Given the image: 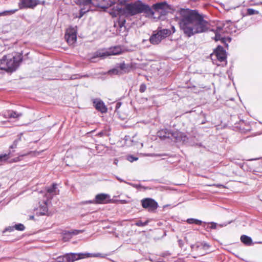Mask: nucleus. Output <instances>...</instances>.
Returning <instances> with one entry per match:
<instances>
[{"label": "nucleus", "instance_id": "nucleus-1", "mask_svg": "<svg viewBox=\"0 0 262 262\" xmlns=\"http://www.w3.org/2000/svg\"><path fill=\"white\" fill-rule=\"evenodd\" d=\"M177 15L176 19L180 30L187 37L207 32L210 29L209 22L196 10L181 8Z\"/></svg>", "mask_w": 262, "mask_h": 262}, {"label": "nucleus", "instance_id": "nucleus-2", "mask_svg": "<svg viewBox=\"0 0 262 262\" xmlns=\"http://www.w3.org/2000/svg\"><path fill=\"white\" fill-rule=\"evenodd\" d=\"M118 11L121 15H124L126 17L142 13L148 16H153L154 15L151 8L140 0L126 4L123 8L118 9Z\"/></svg>", "mask_w": 262, "mask_h": 262}, {"label": "nucleus", "instance_id": "nucleus-3", "mask_svg": "<svg viewBox=\"0 0 262 262\" xmlns=\"http://www.w3.org/2000/svg\"><path fill=\"white\" fill-rule=\"evenodd\" d=\"M22 60L21 54L4 55L0 59V69L12 72L16 70Z\"/></svg>", "mask_w": 262, "mask_h": 262}, {"label": "nucleus", "instance_id": "nucleus-4", "mask_svg": "<svg viewBox=\"0 0 262 262\" xmlns=\"http://www.w3.org/2000/svg\"><path fill=\"white\" fill-rule=\"evenodd\" d=\"M171 34V31L169 29H164L154 31L150 36L149 40L153 45L159 44L161 41Z\"/></svg>", "mask_w": 262, "mask_h": 262}, {"label": "nucleus", "instance_id": "nucleus-5", "mask_svg": "<svg viewBox=\"0 0 262 262\" xmlns=\"http://www.w3.org/2000/svg\"><path fill=\"white\" fill-rule=\"evenodd\" d=\"M110 195L105 193H99L95 196V200L82 201L80 204L85 205L88 204H104L110 202Z\"/></svg>", "mask_w": 262, "mask_h": 262}, {"label": "nucleus", "instance_id": "nucleus-6", "mask_svg": "<svg viewBox=\"0 0 262 262\" xmlns=\"http://www.w3.org/2000/svg\"><path fill=\"white\" fill-rule=\"evenodd\" d=\"M77 27H70L66 30L64 38L69 45L72 46L76 43L77 41Z\"/></svg>", "mask_w": 262, "mask_h": 262}, {"label": "nucleus", "instance_id": "nucleus-7", "mask_svg": "<svg viewBox=\"0 0 262 262\" xmlns=\"http://www.w3.org/2000/svg\"><path fill=\"white\" fill-rule=\"evenodd\" d=\"M152 8L154 13L157 12L159 16L166 15L170 10L169 6L166 2L156 3L152 5Z\"/></svg>", "mask_w": 262, "mask_h": 262}, {"label": "nucleus", "instance_id": "nucleus-8", "mask_svg": "<svg viewBox=\"0 0 262 262\" xmlns=\"http://www.w3.org/2000/svg\"><path fill=\"white\" fill-rule=\"evenodd\" d=\"M215 56L216 59L220 62H225L227 63V54L226 51L223 47L218 46L215 48L213 53L211 54V56Z\"/></svg>", "mask_w": 262, "mask_h": 262}, {"label": "nucleus", "instance_id": "nucleus-9", "mask_svg": "<svg viewBox=\"0 0 262 262\" xmlns=\"http://www.w3.org/2000/svg\"><path fill=\"white\" fill-rule=\"evenodd\" d=\"M58 259V262H74L81 259V257L80 253H70L65 254L62 257H59Z\"/></svg>", "mask_w": 262, "mask_h": 262}, {"label": "nucleus", "instance_id": "nucleus-10", "mask_svg": "<svg viewBox=\"0 0 262 262\" xmlns=\"http://www.w3.org/2000/svg\"><path fill=\"white\" fill-rule=\"evenodd\" d=\"M46 193L45 194L46 199L51 200L54 195H57L59 193V190L57 188V184L53 183L50 186L47 187L45 188Z\"/></svg>", "mask_w": 262, "mask_h": 262}, {"label": "nucleus", "instance_id": "nucleus-11", "mask_svg": "<svg viewBox=\"0 0 262 262\" xmlns=\"http://www.w3.org/2000/svg\"><path fill=\"white\" fill-rule=\"evenodd\" d=\"M40 4L39 0H20L18 4L19 9H33Z\"/></svg>", "mask_w": 262, "mask_h": 262}, {"label": "nucleus", "instance_id": "nucleus-12", "mask_svg": "<svg viewBox=\"0 0 262 262\" xmlns=\"http://www.w3.org/2000/svg\"><path fill=\"white\" fill-rule=\"evenodd\" d=\"M142 206L144 208L154 210L157 208L158 203L151 198H145L141 200Z\"/></svg>", "mask_w": 262, "mask_h": 262}, {"label": "nucleus", "instance_id": "nucleus-13", "mask_svg": "<svg viewBox=\"0 0 262 262\" xmlns=\"http://www.w3.org/2000/svg\"><path fill=\"white\" fill-rule=\"evenodd\" d=\"M83 232L81 230H73L71 231L63 230L62 232V240L64 242L69 241L74 235H77Z\"/></svg>", "mask_w": 262, "mask_h": 262}, {"label": "nucleus", "instance_id": "nucleus-14", "mask_svg": "<svg viewBox=\"0 0 262 262\" xmlns=\"http://www.w3.org/2000/svg\"><path fill=\"white\" fill-rule=\"evenodd\" d=\"M80 257L81 259L90 258V257H99V258H105L108 254L101 253H80Z\"/></svg>", "mask_w": 262, "mask_h": 262}, {"label": "nucleus", "instance_id": "nucleus-15", "mask_svg": "<svg viewBox=\"0 0 262 262\" xmlns=\"http://www.w3.org/2000/svg\"><path fill=\"white\" fill-rule=\"evenodd\" d=\"M49 200H45L43 201V204L40 205L39 207L37 209V214H39L41 215H43L46 214L48 212V203Z\"/></svg>", "mask_w": 262, "mask_h": 262}, {"label": "nucleus", "instance_id": "nucleus-16", "mask_svg": "<svg viewBox=\"0 0 262 262\" xmlns=\"http://www.w3.org/2000/svg\"><path fill=\"white\" fill-rule=\"evenodd\" d=\"M93 103L97 110L101 113H106L107 112V108L102 101L95 100L94 101Z\"/></svg>", "mask_w": 262, "mask_h": 262}, {"label": "nucleus", "instance_id": "nucleus-17", "mask_svg": "<svg viewBox=\"0 0 262 262\" xmlns=\"http://www.w3.org/2000/svg\"><path fill=\"white\" fill-rule=\"evenodd\" d=\"M119 68L122 71V74L129 73L133 68L132 63L126 64L124 61L119 64Z\"/></svg>", "mask_w": 262, "mask_h": 262}, {"label": "nucleus", "instance_id": "nucleus-18", "mask_svg": "<svg viewBox=\"0 0 262 262\" xmlns=\"http://www.w3.org/2000/svg\"><path fill=\"white\" fill-rule=\"evenodd\" d=\"M109 51L108 50H100L97 51L94 53V55L93 58H96V57H102V58H105V57L109 56Z\"/></svg>", "mask_w": 262, "mask_h": 262}, {"label": "nucleus", "instance_id": "nucleus-19", "mask_svg": "<svg viewBox=\"0 0 262 262\" xmlns=\"http://www.w3.org/2000/svg\"><path fill=\"white\" fill-rule=\"evenodd\" d=\"M108 51H109L110 56L119 55L122 52L121 48L119 46L111 48Z\"/></svg>", "mask_w": 262, "mask_h": 262}, {"label": "nucleus", "instance_id": "nucleus-20", "mask_svg": "<svg viewBox=\"0 0 262 262\" xmlns=\"http://www.w3.org/2000/svg\"><path fill=\"white\" fill-rule=\"evenodd\" d=\"M93 0H75V3L80 6H90Z\"/></svg>", "mask_w": 262, "mask_h": 262}, {"label": "nucleus", "instance_id": "nucleus-21", "mask_svg": "<svg viewBox=\"0 0 262 262\" xmlns=\"http://www.w3.org/2000/svg\"><path fill=\"white\" fill-rule=\"evenodd\" d=\"M241 241L243 243L247 246L252 244V238L246 235H243L241 236Z\"/></svg>", "mask_w": 262, "mask_h": 262}, {"label": "nucleus", "instance_id": "nucleus-22", "mask_svg": "<svg viewBox=\"0 0 262 262\" xmlns=\"http://www.w3.org/2000/svg\"><path fill=\"white\" fill-rule=\"evenodd\" d=\"M187 223L189 224H195L198 225H201L203 223L204 224H206V223L203 222L201 220L193 218L188 219L187 220Z\"/></svg>", "mask_w": 262, "mask_h": 262}, {"label": "nucleus", "instance_id": "nucleus-23", "mask_svg": "<svg viewBox=\"0 0 262 262\" xmlns=\"http://www.w3.org/2000/svg\"><path fill=\"white\" fill-rule=\"evenodd\" d=\"M108 73L110 75H121L122 74V71H121V70H120L119 67L109 70Z\"/></svg>", "mask_w": 262, "mask_h": 262}, {"label": "nucleus", "instance_id": "nucleus-24", "mask_svg": "<svg viewBox=\"0 0 262 262\" xmlns=\"http://www.w3.org/2000/svg\"><path fill=\"white\" fill-rule=\"evenodd\" d=\"M10 152L8 154H0V162H4L10 158Z\"/></svg>", "mask_w": 262, "mask_h": 262}, {"label": "nucleus", "instance_id": "nucleus-25", "mask_svg": "<svg viewBox=\"0 0 262 262\" xmlns=\"http://www.w3.org/2000/svg\"><path fill=\"white\" fill-rule=\"evenodd\" d=\"M148 223V221L146 220L145 222H142L141 220L138 221L135 223V225L138 227H144L146 226Z\"/></svg>", "mask_w": 262, "mask_h": 262}, {"label": "nucleus", "instance_id": "nucleus-26", "mask_svg": "<svg viewBox=\"0 0 262 262\" xmlns=\"http://www.w3.org/2000/svg\"><path fill=\"white\" fill-rule=\"evenodd\" d=\"M258 13H259V12L258 11L255 10L251 8H248L247 10V14L248 15L258 14Z\"/></svg>", "mask_w": 262, "mask_h": 262}, {"label": "nucleus", "instance_id": "nucleus-27", "mask_svg": "<svg viewBox=\"0 0 262 262\" xmlns=\"http://www.w3.org/2000/svg\"><path fill=\"white\" fill-rule=\"evenodd\" d=\"M14 229L18 231H24L25 227L23 224L19 223L14 226Z\"/></svg>", "mask_w": 262, "mask_h": 262}, {"label": "nucleus", "instance_id": "nucleus-28", "mask_svg": "<svg viewBox=\"0 0 262 262\" xmlns=\"http://www.w3.org/2000/svg\"><path fill=\"white\" fill-rule=\"evenodd\" d=\"M214 39L215 41L221 40L223 43H225L226 39L225 38L221 37V35L215 34Z\"/></svg>", "mask_w": 262, "mask_h": 262}, {"label": "nucleus", "instance_id": "nucleus-29", "mask_svg": "<svg viewBox=\"0 0 262 262\" xmlns=\"http://www.w3.org/2000/svg\"><path fill=\"white\" fill-rule=\"evenodd\" d=\"M24 156V155H21V156H18L16 158L11 159L9 160V163H13V162H17L20 161L23 159V158Z\"/></svg>", "mask_w": 262, "mask_h": 262}, {"label": "nucleus", "instance_id": "nucleus-30", "mask_svg": "<svg viewBox=\"0 0 262 262\" xmlns=\"http://www.w3.org/2000/svg\"><path fill=\"white\" fill-rule=\"evenodd\" d=\"M17 10V9H15V10H9V11H5L2 13H0V16L13 14L15 12H16Z\"/></svg>", "mask_w": 262, "mask_h": 262}, {"label": "nucleus", "instance_id": "nucleus-31", "mask_svg": "<svg viewBox=\"0 0 262 262\" xmlns=\"http://www.w3.org/2000/svg\"><path fill=\"white\" fill-rule=\"evenodd\" d=\"M8 116L9 118H16L20 116L21 114H17L15 112L12 111L9 113Z\"/></svg>", "mask_w": 262, "mask_h": 262}, {"label": "nucleus", "instance_id": "nucleus-32", "mask_svg": "<svg viewBox=\"0 0 262 262\" xmlns=\"http://www.w3.org/2000/svg\"><path fill=\"white\" fill-rule=\"evenodd\" d=\"M126 159L130 162H133L134 161H137L138 159V158L133 155H128L126 157Z\"/></svg>", "mask_w": 262, "mask_h": 262}, {"label": "nucleus", "instance_id": "nucleus-33", "mask_svg": "<svg viewBox=\"0 0 262 262\" xmlns=\"http://www.w3.org/2000/svg\"><path fill=\"white\" fill-rule=\"evenodd\" d=\"M167 155L165 153L158 154H145V156H149V157H155V156L163 157V156H166Z\"/></svg>", "mask_w": 262, "mask_h": 262}, {"label": "nucleus", "instance_id": "nucleus-34", "mask_svg": "<svg viewBox=\"0 0 262 262\" xmlns=\"http://www.w3.org/2000/svg\"><path fill=\"white\" fill-rule=\"evenodd\" d=\"M126 23V20L125 19H121L119 18L118 20V25L120 28H122L124 26L125 24Z\"/></svg>", "mask_w": 262, "mask_h": 262}, {"label": "nucleus", "instance_id": "nucleus-35", "mask_svg": "<svg viewBox=\"0 0 262 262\" xmlns=\"http://www.w3.org/2000/svg\"><path fill=\"white\" fill-rule=\"evenodd\" d=\"M216 228V223H215L214 222H211L210 226L207 225V226L206 227V228L207 230H208V229H214Z\"/></svg>", "mask_w": 262, "mask_h": 262}, {"label": "nucleus", "instance_id": "nucleus-36", "mask_svg": "<svg viewBox=\"0 0 262 262\" xmlns=\"http://www.w3.org/2000/svg\"><path fill=\"white\" fill-rule=\"evenodd\" d=\"M146 90V85L144 83H142L140 86L139 91L141 93H144Z\"/></svg>", "mask_w": 262, "mask_h": 262}, {"label": "nucleus", "instance_id": "nucleus-37", "mask_svg": "<svg viewBox=\"0 0 262 262\" xmlns=\"http://www.w3.org/2000/svg\"><path fill=\"white\" fill-rule=\"evenodd\" d=\"M14 230V226H9L8 227H7L5 228V229L4 230L3 233H5L7 231L8 232H12Z\"/></svg>", "mask_w": 262, "mask_h": 262}, {"label": "nucleus", "instance_id": "nucleus-38", "mask_svg": "<svg viewBox=\"0 0 262 262\" xmlns=\"http://www.w3.org/2000/svg\"><path fill=\"white\" fill-rule=\"evenodd\" d=\"M127 184L133 186V187L135 188H137V189H138L139 188H141V184H133V183H127Z\"/></svg>", "mask_w": 262, "mask_h": 262}, {"label": "nucleus", "instance_id": "nucleus-39", "mask_svg": "<svg viewBox=\"0 0 262 262\" xmlns=\"http://www.w3.org/2000/svg\"><path fill=\"white\" fill-rule=\"evenodd\" d=\"M85 12H86V11H84L83 9H81L80 10V12H79V15L78 16H77V17H78L79 18H81L83 16V15L85 13Z\"/></svg>", "mask_w": 262, "mask_h": 262}, {"label": "nucleus", "instance_id": "nucleus-40", "mask_svg": "<svg viewBox=\"0 0 262 262\" xmlns=\"http://www.w3.org/2000/svg\"><path fill=\"white\" fill-rule=\"evenodd\" d=\"M209 186H215L217 188H221V187H224L223 186V185L220 184H212V185H210Z\"/></svg>", "mask_w": 262, "mask_h": 262}, {"label": "nucleus", "instance_id": "nucleus-41", "mask_svg": "<svg viewBox=\"0 0 262 262\" xmlns=\"http://www.w3.org/2000/svg\"><path fill=\"white\" fill-rule=\"evenodd\" d=\"M170 255V253L168 251L163 252L161 254V255L163 257H166Z\"/></svg>", "mask_w": 262, "mask_h": 262}, {"label": "nucleus", "instance_id": "nucleus-42", "mask_svg": "<svg viewBox=\"0 0 262 262\" xmlns=\"http://www.w3.org/2000/svg\"><path fill=\"white\" fill-rule=\"evenodd\" d=\"M115 177L120 182H124V183H125L127 184V182H126L125 181H124V180L122 179L121 178H120V177L117 176H115Z\"/></svg>", "mask_w": 262, "mask_h": 262}, {"label": "nucleus", "instance_id": "nucleus-43", "mask_svg": "<svg viewBox=\"0 0 262 262\" xmlns=\"http://www.w3.org/2000/svg\"><path fill=\"white\" fill-rule=\"evenodd\" d=\"M90 149H91V150H90V152H91V154H93V155H97L96 154H95V151L96 150H97V149H98V148H90Z\"/></svg>", "mask_w": 262, "mask_h": 262}, {"label": "nucleus", "instance_id": "nucleus-44", "mask_svg": "<svg viewBox=\"0 0 262 262\" xmlns=\"http://www.w3.org/2000/svg\"><path fill=\"white\" fill-rule=\"evenodd\" d=\"M110 14L112 15L113 17H115L117 16L116 13L114 12H111Z\"/></svg>", "mask_w": 262, "mask_h": 262}, {"label": "nucleus", "instance_id": "nucleus-45", "mask_svg": "<svg viewBox=\"0 0 262 262\" xmlns=\"http://www.w3.org/2000/svg\"><path fill=\"white\" fill-rule=\"evenodd\" d=\"M163 132H164L163 130H161V131L159 132V133H158L159 136H161V135H162V133H163Z\"/></svg>", "mask_w": 262, "mask_h": 262}, {"label": "nucleus", "instance_id": "nucleus-46", "mask_svg": "<svg viewBox=\"0 0 262 262\" xmlns=\"http://www.w3.org/2000/svg\"><path fill=\"white\" fill-rule=\"evenodd\" d=\"M114 163L115 164L117 165V163H118V160H117V159H115V160H114Z\"/></svg>", "mask_w": 262, "mask_h": 262}, {"label": "nucleus", "instance_id": "nucleus-47", "mask_svg": "<svg viewBox=\"0 0 262 262\" xmlns=\"http://www.w3.org/2000/svg\"><path fill=\"white\" fill-rule=\"evenodd\" d=\"M171 29H172V30L173 31V33H174L175 32V31H176L174 27L173 26H172Z\"/></svg>", "mask_w": 262, "mask_h": 262}, {"label": "nucleus", "instance_id": "nucleus-48", "mask_svg": "<svg viewBox=\"0 0 262 262\" xmlns=\"http://www.w3.org/2000/svg\"><path fill=\"white\" fill-rule=\"evenodd\" d=\"M204 247H209V245H208V244H207L205 243V244H204Z\"/></svg>", "mask_w": 262, "mask_h": 262}, {"label": "nucleus", "instance_id": "nucleus-49", "mask_svg": "<svg viewBox=\"0 0 262 262\" xmlns=\"http://www.w3.org/2000/svg\"><path fill=\"white\" fill-rule=\"evenodd\" d=\"M227 225V224H224L222 225H220V226H221V227L226 226Z\"/></svg>", "mask_w": 262, "mask_h": 262}, {"label": "nucleus", "instance_id": "nucleus-50", "mask_svg": "<svg viewBox=\"0 0 262 262\" xmlns=\"http://www.w3.org/2000/svg\"><path fill=\"white\" fill-rule=\"evenodd\" d=\"M34 219V216L32 215L30 216V219L33 220Z\"/></svg>", "mask_w": 262, "mask_h": 262}, {"label": "nucleus", "instance_id": "nucleus-51", "mask_svg": "<svg viewBox=\"0 0 262 262\" xmlns=\"http://www.w3.org/2000/svg\"><path fill=\"white\" fill-rule=\"evenodd\" d=\"M33 154L35 155V156H36L37 155H38L39 154L38 152H37V154H36L35 152H34Z\"/></svg>", "mask_w": 262, "mask_h": 262}, {"label": "nucleus", "instance_id": "nucleus-52", "mask_svg": "<svg viewBox=\"0 0 262 262\" xmlns=\"http://www.w3.org/2000/svg\"><path fill=\"white\" fill-rule=\"evenodd\" d=\"M228 41L230 42L231 41V39L230 38H228Z\"/></svg>", "mask_w": 262, "mask_h": 262}]
</instances>
